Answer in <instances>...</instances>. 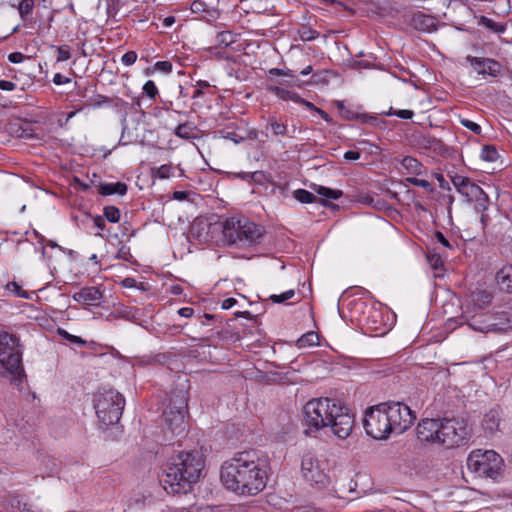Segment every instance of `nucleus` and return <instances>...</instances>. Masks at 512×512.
Masks as SVG:
<instances>
[{
  "label": "nucleus",
  "mask_w": 512,
  "mask_h": 512,
  "mask_svg": "<svg viewBox=\"0 0 512 512\" xmlns=\"http://www.w3.org/2000/svg\"><path fill=\"white\" fill-rule=\"evenodd\" d=\"M492 301V294L487 290L476 289L470 294V302L474 307L482 309L489 305Z\"/></svg>",
  "instance_id": "nucleus-21"
},
{
  "label": "nucleus",
  "mask_w": 512,
  "mask_h": 512,
  "mask_svg": "<svg viewBox=\"0 0 512 512\" xmlns=\"http://www.w3.org/2000/svg\"><path fill=\"white\" fill-rule=\"evenodd\" d=\"M237 303V300L235 298H227L222 301L221 307L224 310H228L232 308Z\"/></svg>",
  "instance_id": "nucleus-62"
},
{
  "label": "nucleus",
  "mask_w": 512,
  "mask_h": 512,
  "mask_svg": "<svg viewBox=\"0 0 512 512\" xmlns=\"http://www.w3.org/2000/svg\"><path fill=\"white\" fill-rule=\"evenodd\" d=\"M341 117L346 119V120H349V121L357 120L358 119V113L352 111L349 108H346V109H343L341 111Z\"/></svg>",
  "instance_id": "nucleus-53"
},
{
  "label": "nucleus",
  "mask_w": 512,
  "mask_h": 512,
  "mask_svg": "<svg viewBox=\"0 0 512 512\" xmlns=\"http://www.w3.org/2000/svg\"><path fill=\"white\" fill-rule=\"evenodd\" d=\"M178 314L184 318H190L194 314V310L191 307H183L178 310Z\"/></svg>",
  "instance_id": "nucleus-59"
},
{
  "label": "nucleus",
  "mask_w": 512,
  "mask_h": 512,
  "mask_svg": "<svg viewBox=\"0 0 512 512\" xmlns=\"http://www.w3.org/2000/svg\"><path fill=\"white\" fill-rule=\"evenodd\" d=\"M269 459L261 451L250 449L237 452L221 466L223 485L239 495H256L268 481Z\"/></svg>",
  "instance_id": "nucleus-1"
},
{
  "label": "nucleus",
  "mask_w": 512,
  "mask_h": 512,
  "mask_svg": "<svg viewBox=\"0 0 512 512\" xmlns=\"http://www.w3.org/2000/svg\"><path fill=\"white\" fill-rule=\"evenodd\" d=\"M357 120H361L363 123H374L377 120V118L373 117V116H369L367 114H359L358 113Z\"/></svg>",
  "instance_id": "nucleus-63"
},
{
  "label": "nucleus",
  "mask_w": 512,
  "mask_h": 512,
  "mask_svg": "<svg viewBox=\"0 0 512 512\" xmlns=\"http://www.w3.org/2000/svg\"><path fill=\"white\" fill-rule=\"evenodd\" d=\"M459 193L465 196L468 201H476L484 210L488 209V195L479 185L471 181V179L460 189Z\"/></svg>",
  "instance_id": "nucleus-17"
},
{
  "label": "nucleus",
  "mask_w": 512,
  "mask_h": 512,
  "mask_svg": "<svg viewBox=\"0 0 512 512\" xmlns=\"http://www.w3.org/2000/svg\"><path fill=\"white\" fill-rule=\"evenodd\" d=\"M501 421V410L498 407L490 409L484 416L482 426L485 431L493 434L498 430Z\"/></svg>",
  "instance_id": "nucleus-19"
},
{
  "label": "nucleus",
  "mask_w": 512,
  "mask_h": 512,
  "mask_svg": "<svg viewBox=\"0 0 512 512\" xmlns=\"http://www.w3.org/2000/svg\"><path fill=\"white\" fill-rule=\"evenodd\" d=\"M294 197L301 203H313L317 201V197L305 189H297L294 191Z\"/></svg>",
  "instance_id": "nucleus-32"
},
{
  "label": "nucleus",
  "mask_w": 512,
  "mask_h": 512,
  "mask_svg": "<svg viewBox=\"0 0 512 512\" xmlns=\"http://www.w3.org/2000/svg\"><path fill=\"white\" fill-rule=\"evenodd\" d=\"M59 334L64 336L67 340H69L72 343L81 344V345L85 344V341L81 337L71 335L63 329H59Z\"/></svg>",
  "instance_id": "nucleus-50"
},
{
  "label": "nucleus",
  "mask_w": 512,
  "mask_h": 512,
  "mask_svg": "<svg viewBox=\"0 0 512 512\" xmlns=\"http://www.w3.org/2000/svg\"><path fill=\"white\" fill-rule=\"evenodd\" d=\"M116 258L126 262H132L133 256L130 252V248L126 245H122L116 254Z\"/></svg>",
  "instance_id": "nucleus-41"
},
{
  "label": "nucleus",
  "mask_w": 512,
  "mask_h": 512,
  "mask_svg": "<svg viewBox=\"0 0 512 512\" xmlns=\"http://www.w3.org/2000/svg\"><path fill=\"white\" fill-rule=\"evenodd\" d=\"M406 180H407V182H409L410 184H412L414 186L421 187V188H424L426 190H432L431 183L429 181L425 180V179L409 177Z\"/></svg>",
  "instance_id": "nucleus-44"
},
{
  "label": "nucleus",
  "mask_w": 512,
  "mask_h": 512,
  "mask_svg": "<svg viewBox=\"0 0 512 512\" xmlns=\"http://www.w3.org/2000/svg\"><path fill=\"white\" fill-rule=\"evenodd\" d=\"M496 283L500 290L512 293V265H504L496 273Z\"/></svg>",
  "instance_id": "nucleus-18"
},
{
  "label": "nucleus",
  "mask_w": 512,
  "mask_h": 512,
  "mask_svg": "<svg viewBox=\"0 0 512 512\" xmlns=\"http://www.w3.org/2000/svg\"><path fill=\"white\" fill-rule=\"evenodd\" d=\"M93 223L101 231H103L106 226L105 219L102 216L94 217Z\"/></svg>",
  "instance_id": "nucleus-61"
},
{
  "label": "nucleus",
  "mask_w": 512,
  "mask_h": 512,
  "mask_svg": "<svg viewBox=\"0 0 512 512\" xmlns=\"http://www.w3.org/2000/svg\"><path fill=\"white\" fill-rule=\"evenodd\" d=\"M265 230L247 218L230 217L223 223L222 234L227 245L247 248L261 243Z\"/></svg>",
  "instance_id": "nucleus-4"
},
{
  "label": "nucleus",
  "mask_w": 512,
  "mask_h": 512,
  "mask_svg": "<svg viewBox=\"0 0 512 512\" xmlns=\"http://www.w3.org/2000/svg\"><path fill=\"white\" fill-rule=\"evenodd\" d=\"M427 260L430 266L435 270L443 265L442 259L437 253H429L427 255Z\"/></svg>",
  "instance_id": "nucleus-45"
},
{
  "label": "nucleus",
  "mask_w": 512,
  "mask_h": 512,
  "mask_svg": "<svg viewBox=\"0 0 512 512\" xmlns=\"http://www.w3.org/2000/svg\"><path fill=\"white\" fill-rule=\"evenodd\" d=\"M16 88V84L8 80H0V90L13 91Z\"/></svg>",
  "instance_id": "nucleus-56"
},
{
  "label": "nucleus",
  "mask_w": 512,
  "mask_h": 512,
  "mask_svg": "<svg viewBox=\"0 0 512 512\" xmlns=\"http://www.w3.org/2000/svg\"><path fill=\"white\" fill-rule=\"evenodd\" d=\"M137 60V53L135 51H128L126 52L122 58L121 61L124 65L130 66L134 64Z\"/></svg>",
  "instance_id": "nucleus-49"
},
{
  "label": "nucleus",
  "mask_w": 512,
  "mask_h": 512,
  "mask_svg": "<svg viewBox=\"0 0 512 512\" xmlns=\"http://www.w3.org/2000/svg\"><path fill=\"white\" fill-rule=\"evenodd\" d=\"M481 24L497 34H502L506 31V24L495 22L494 20L484 16L481 18Z\"/></svg>",
  "instance_id": "nucleus-29"
},
{
  "label": "nucleus",
  "mask_w": 512,
  "mask_h": 512,
  "mask_svg": "<svg viewBox=\"0 0 512 512\" xmlns=\"http://www.w3.org/2000/svg\"><path fill=\"white\" fill-rule=\"evenodd\" d=\"M219 42L225 46L231 45L234 40V35L230 31L221 32L218 35Z\"/></svg>",
  "instance_id": "nucleus-48"
},
{
  "label": "nucleus",
  "mask_w": 512,
  "mask_h": 512,
  "mask_svg": "<svg viewBox=\"0 0 512 512\" xmlns=\"http://www.w3.org/2000/svg\"><path fill=\"white\" fill-rule=\"evenodd\" d=\"M22 352L16 336L7 332L0 334V376L17 375L22 372Z\"/></svg>",
  "instance_id": "nucleus-9"
},
{
  "label": "nucleus",
  "mask_w": 512,
  "mask_h": 512,
  "mask_svg": "<svg viewBox=\"0 0 512 512\" xmlns=\"http://www.w3.org/2000/svg\"><path fill=\"white\" fill-rule=\"evenodd\" d=\"M99 193L103 196L118 194L125 195L127 192V185L123 182L116 183H101L98 189Z\"/></svg>",
  "instance_id": "nucleus-23"
},
{
  "label": "nucleus",
  "mask_w": 512,
  "mask_h": 512,
  "mask_svg": "<svg viewBox=\"0 0 512 512\" xmlns=\"http://www.w3.org/2000/svg\"><path fill=\"white\" fill-rule=\"evenodd\" d=\"M467 61L478 74L492 77H497L500 74L501 65L494 59L467 56Z\"/></svg>",
  "instance_id": "nucleus-14"
},
{
  "label": "nucleus",
  "mask_w": 512,
  "mask_h": 512,
  "mask_svg": "<svg viewBox=\"0 0 512 512\" xmlns=\"http://www.w3.org/2000/svg\"><path fill=\"white\" fill-rule=\"evenodd\" d=\"M409 23L414 29L425 33L435 32L438 27V20L422 11L413 12L410 15Z\"/></svg>",
  "instance_id": "nucleus-15"
},
{
  "label": "nucleus",
  "mask_w": 512,
  "mask_h": 512,
  "mask_svg": "<svg viewBox=\"0 0 512 512\" xmlns=\"http://www.w3.org/2000/svg\"><path fill=\"white\" fill-rule=\"evenodd\" d=\"M364 428L367 435L374 439H387L391 432V423L385 409V404L381 403L369 408L365 413Z\"/></svg>",
  "instance_id": "nucleus-11"
},
{
  "label": "nucleus",
  "mask_w": 512,
  "mask_h": 512,
  "mask_svg": "<svg viewBox=\"0 0 512 512\" xmlns=\"http://www.w3.org/2000/svg\"><path fill=\"white\" fill-rule=\"evenodd\" d=\"M401 166L408 174L422 175L424 172L423 164L411 156H405L401 161Z\"/></svg>",
  "instance_id": "nucleus-24"
},
{
  "label": "nucleus",
  "mask_w": 512,
  "mask_h": 512,
  "mask_svg": "<svg viewBox=\"0 0 512 512\" xmlns=\"http://www.w3.org/2000/svg\"><path fill=\"white\" fill-rule=\"evenodd\" d=\"M104 219L109 222L117 223L120 220V211L115 206H106L103 209Z\"/></svg>",
  "instance_id": "nucleus-33"
},
{
  "label": "nucleus",
  "mask_w": 512,
  "mask_h": 512,
  "mask_svg": "<svg viewBox=\"0 0 512 512\" xmlns=\"http://www.w3.org/2000/svg\"><path fill=\"white\" fill-rule=\"evenodd\" d=\"M316 192L318 195L327 199H339L343 195V192L341 190L331 189L325 186H319L316 189Z\"/></svg>",
  "instance_id": "nucleus-31"
},
{
  "label": "nucleus",
  "mask_w": 512,
  "mask_h": 512,
  "mask_svg": "<svg viewBox=\"0 0 512 512\" xmlns=\"http://www.w3.org/2000/svg\"><path fill=\"white\" fill-rule=\"evenodd\" d=\"M263 176V172L262 171H255V172H239L236 174V177L242 179V180H245V181H256V182H259L260 181V177Z\"/></svg>",
  "instance_id": "nucleus-38"
},
{
  "label": "nucleus",
  "mask_w": 512,
  "mask_h": 512,
  "mask_svg": "<svg viewBox=\"0 0 512 512\" xmlns=\"http://www.w3.org/2000/svg\"><path fill=\"white\" fill-rule=\"evenodd\" d=\"M329 465L327 459L318 457L308 452L303 455L301 461V473L303 478L318 489H324L330 484L328 475Z\"/></svg>",
  "instance_id": "nucleus-10"
},
{
  "label": "nucleus",
  "mask_w": 512,
  "mask_h": 512,
  "mask_svg": "<svg viewBox=\"0 0 512 512\" xmlns=\"http://www.w3.org/2000/svg\"><path fill=\"white\" fill-rule=\"evenodd\" d=\"M269 91L274 93L278 98L282 100H291L294 102H298L300 99V96L297 93L291 92L289 90L280 88L278 86H271L269 87Z\"/></svg>",
  "instance_id": "nucleus-25"
},
{
  "label": "nucleus",
  "mask_w": 512,
  "mask_h": 512,
  "mask_svg": "<svg viewBox=\"0 0 512 512\" xmlns=\"http://www.w3.org/2000/svg\"><path fill=\"white\" fill-rule=\"evenodd\" d=\"M384 114L388 116H397L401 119H412L414 116V112L412 110H394L392 107H390L387 112H384Z\"/></svg>",
  "instance_id": "nucleus-37"
},
{
  "label": "nucleus",
  "mask_w": 512,
  "mask_h": 512,
  "mask_svg": "<svg viewBox=\"0 0 512 512\" xmlns=\"http://www.w3.org/2000/svg\"><path fill=\"white\" fill-rule=\"evenodd\" d=\"M125 399L119 392L108 389L98 391L94 397V408L104 426L117 424L122 416Z\"/></svg>",
  "instance_id": "nucleus-5"
},
{
  "label": "nucleus",
  "mask_w": 512,
  "mask_h": 512,
  "mask_svg": "<svg viewBox=\"0 0 512 512\" xmlns=\"http://www.w3.org/2000/svg\"><path fill=\"white\" fill-rule=\"evenodd\" d=\"M318 341H319V336L316 332H308V333H305L303 334L298 340H297V345L298 347L300 348H303V347H311V346H314V345H317L318 344Z\"/></svg>",
  "instance_id": "nucleus-26"
},
{
  "label": "nucleus",
  "mask_w": 512,
  "mask_h": 512,
  "mask_svg": "<svg viewBox=\"0 0 512 512\" xmlns=\"http://www.w3.org/2000/svg\"><path fill=\"white\" fill-rule=\"evenodd\" d=\"M435 237L438 240L439 243H441L446 248H451V244L449 241L445 238L442 232L437 231L435 233Z\"/></svg>",
  "instance_id": "nucleus-60"
},
{
  "label": "nucleus",
  "mask_w": 512,
  "mask_h": 512,
  "mask_svg": "<svg viewBox=\"0 0 512 512\" xmlns=\"http://www.w3.org/2000/svg\"><path fill=\"white\" fill-rule=\"evenodd\" d=\"M440 418H425L422 419L416 427L417 441L423 445H437L440 446Z\"/></svg>",
  "instance_id": "nucleus-13"
},
{
  "label": "nucleus",
  "mask_w": 512,
  "mask_h": 512,
  "mask_svg": "<svg viewBox=\"0 0 512 512\" xmlns=\"http://www.w3.org/2000/svg\"><path fill=\"white\" fill-rule=\"evenodd\" d=\"M469 181L468 177L455 174L454 176H451V182L459 192L460 189Z\"/></svg>",
  "instance_id": "nucleus-47"
},
{
  "label": "nucleus",
  "mask_w": 512,
  "mask_h": 512,
  "mask_svg": "<svg viewBox=\"0 0 512 512\" xmlns=\"http://www.w3.org/2000/svg\"><path fill=\"white\" fill-rule=\"evenodd\" d=\"M503 459L493 450H473L467 458V468L478 477L497 479L501 475Z\"/></svg>",
  "instance_id": "nucleus-8"
},
{
  "label": "nucleus",
  "mask_w": 512,
  "mask_h": 512,
  "mask_svg": "<svg viewBox=\"0 0 512 512\" xmlns=\"http://www.w3.org/2000/svg\"><path fill=\"white\" fill-rule=\"evenodd\" d=\"M188 393L184 389L171 392L169 404L163 412V424L171 436L182 434L186 429L185 415L187 413Z\"/></svg>",
  "instance_id": "nucleus-6"
},
{
  "label": "nucleus",
  "mask_w": 512,
  "mask_h": 512,
  "mask_svg": "<svg viewBox=\"0 0 512 512\" xmlns=\"http://www.w3.org/2000/svg\"><path fill=\"white\" fill-rule=\"evenodd\" d=\"M6 289L9 292L14 293L18 297H21V298H24V299H29L30 298L29 293L27 291L23 290L21 288V286L18 283L14 282V281L13 282H9L6 285Z\"/></svg>",
  "instance_id": "nucleus-35"
},
{
  "label": "nucleus",
  "mask_w": 512,
  "mask_h": 512,
  "mask_svg": "<svg viewBox=\"0 0 512 512\" xmlns=\"http://www.w3.org/2000/svg\"><path fill=\"white\" fill-rule=\"evenodd\" d=\"M70 57L71 53L68 45H61L57 48V61H67Z\"/></svg>",
  "instance_id": "nucleus-42"
},
{
  "label": "nucleus",
  "mask_w": 512,
  "mask_h": 512,
  "mask_svg": "<svg viewBox=\"0 0 512 512\" xmlns=\"http://www.w3.org/2000/svg\"><path fill=\"white\" fill-rule=\"evenodd\" d=\"M388 420L391 423V432L401 434L409 429L416 419L414 412L400 402L384 403Z\"/></svg>",
  "instance_id": "nucleus-12"
},
{
  "label": "nucleus",
  "mask_w": 512,
  "mask_h": 512,
  "mask_svg": "<svg viewBox=\"0 0 512 512\" xmlns=\"http://www.w3.org/2000/svg\"><path fill=\"white\" fill-rule=\"evenodd\" d=\"M143 93L148 96L150 99H155L158 95V88L152 80H148L143 85Z\"/></svg>",
  "instance_id": "nucleus-39"
},
{
  "label": "nucleus",
  "mask_w": 512,
  "mask_h": 512,
  "mask_svg": "<svg viewBox=\"0 0 512 512\" xmlns=\"http://www.w3.org/2000/svg\"><path fill=\"white\" fill-rule=\"evenodd\" d=\"M174 167L170 164H163L157 168L155 175L160 179H168L174 176Z\"/></svg>",
  "instance_id": "nucleus-34"
},
{
  "label": "nucleus",
  "mask_w": 512,
  "mask_h": 512,
  "mask_svg": "<svg viewBox=\"0 0 512 512\" xmlns=\"http://www.w3.org/2000/svg\"><path fill=\"white\" fill-rule=\"evenodd\" d=\"M203 468L202 455L181 451L169 458L160 482L168 494H185L199 481Z\"/></svg>",
  "instance_id": "nucleus-3"
},
{
  "label": "nucleus",
  "mask_w": 512,
  "mask_h": 512,
  "mask_svg": "<svg viewBox=\"0 0 512 512\" xmlns=\"http://www.w3.org/2000/svg\"><path fill=\"white\" fill-rule=\"evenodd\" d=\"M34 6V0H21L17 6L20 18L22 20H27V18L32 14Z\"/></svg>",
  "instance_id": "nucleus-27"
},
{
  "label": "nucleus",
  "mask_w": 512,
  "mask_h": 512,
  "mask_svg": "<svg viewBox=\"0 0 512 512\" xmlns=\"http://www.w3.org/2000/svg\"><path fill=\"white\" fill-rule=\"evenodd\" d=\"M70 82V78L63 76L61 73H56L53 77V83L62 85Z\"/></svg>",
  "instance_id": "nucleus-57"
},
{
  "label": "nucleus",
  "mask_w": 512,
  "mask_h": 512,
  "mask_svg": "<svg viewBox=\"0 0 512 512\" xmlns=\"http://www.w3.org/2000/svg\"><path fill=\"white\" fill-rule=\"evenodd\" d=\"M440 446L453 449L466 445L471 436L472 428L468 421L459 417L440 418Z\"/></svg>",
  "instance_id": "nucleus-7"
},
{
  "label": "nucleus",
  "mask_w": 512,
  "mask_h": 512,
  "mask_svg": "<svg viewBox=\"0 0 512 512\" xmlns=\"http://www.w3.org/2000/svg\"><path fill=\"white\" fill-rule=\"evenodd\" d=\"M24 58L25 56L21 52H13L8 55V60L14 64L21 63Z\"/></svg>",
  "instance_id": "nucleus-55"
},
{
  "label": "nucleus",
  "mask_w": 512,
  "mask_h": 512,
  "mask_svg": "<svg viewBox=\"0 0 512 512\" xmlns=\"http://www.w3.org/2000/svg\"><path fill=\"white\" fill-rule=\"evenodd\" d=\"M477 210L480 211V213H481V215H480V223H481V229L484 231L486 226L488 225V223L490 221V217L486 213L487 210H484L478 204H477Z\"/></svg>",
  "instance_id": "nucleus-51"
},
{
  "label": "nucleus",
  "mask_w": 512,
  "mask_h": 512,
  "mask_svg": "<svg viewBox=\"0 0 512 512\" xmlns=\"http://www.w3.org/2000/svg\"><path fill=\"white\" fill-rule=\"evenodd\" d=\"M422 143L425 147L433 149V150H438V149L442 148V146H443V143L441 140L437 139L436 137L430 136V135L423 136Z\"/></svg>",
  "instance_id": "nucleus-36"
},
{
  "label": "nucleus",
  "mask_w": 512,
  "mask_h": 512,
  "mask_svg": "<svg viewBox=\"0 0 512 512\" xmlns=\"http://www.w3.org/2000/svg\"><path fill=\"white\" fill-rule=\"evenodd\" d=\"M12 506L17 507L21 512H42L41 510H33L31 505H28L27 503L21 504L20 500H17V505L13 502Z\"/></svg>",
  "instance_id": "nucleus-54"
},
{
  "label": "nucleus",
  "mask_w": 512,
  "mask_h": 512,
  "mask_svg": "<svg viewBox=\"0 0 512 512\" xmlns=\"http://www.w3.org/2000/svg\"><path fill=\"white\" fill-rule=\"evenodd\" d=\"M499 157L494 145H484L481 149L480 158L487 162H495Z\"/></svg>",
  "instance_id": "nucleus-28"
},
{
  "label": "nucleus",
  "mask_w": 512,
  "mask_h": 512,
  "mask_svg": "<svg viewBox=\"0 0 512 512\" xmlns=\"http://www.w3.org/2000/svg\"><path fill=\"white\" fill-rule=\"evenodd\" d=\"M103 292L98 287H83L73 294V300L83 306H100Z\"/></svg>",
  "instance_id": "nucleus-16"
},
{
  "label": "nucleus",
  "mask_w": 512,
  "mask_h": 512,
  "mask_svg": "<svg viewBox=\"0 0 512 512\" xmlns=\"http://www.w3.org/2000/svg\"><path fill=\"white\" fill-rule=\"evenodd\" d=\"M319 36V33L315 30L309 28H303L300 31V38L303 41H312L315 40Z\"/></svg>",
  "instance_id": "nucleus-46"
},
{
  "label": "nucleus",
  "mask_w": 512,
  "mask_h": 512,
  "mask_svg": "<svg viewBox=\"0 0 512 512\" xmlns=\"http://www.w3.org/2000/svg\"><path fill=\"white\" fill-rule=\"evenodd\" d=\"M360 156V152L355 150H348L344 153V158L349 161L358 160Z\"/></svg>",
  "instance_id": "nucleus-58"
},
{
  "label": "nucleus",
  "mask_w": 512,
  "mask_h": 512,
  "mask_svg": "<svg viewBox=\"0 0 512 512\" xmlns=\"http://www.w3.org/2000/svg\"><path fill=\"white\" fill-rule=\"evenodd\" d=\"M316 112L320 115V117H321L324 121H326V122H332V118H331V117H330V115H329L327 112H325L324 110H322V109L318 108V109H316Z\"/></svg>",
  "instance_id": "nucleus-64"
},
{
  "label": "nucleus",
  "mask_w": 512,
  "mask_h": 512,
  "mask_svg": "<svg viewBox=\"0 0 512 512\" xmlns=\"http://www.w3.org/2000/svg\"><path fill=\"white\" fill-rule=\"evenodd\" d=\"M155 67L164 73H170L172 71V64L169 61H158Z\"/></svg>",
  "instance_id": "nucleus-52"
},
{
  "label": "nucleus",
  "mask_w": 512,
  "mask_h": 512,
  "mask_svg": "<svg viewBox=\"0 0 512 512\" xmlns=\"http://www.w3.org/2000/svg\"><path fill=\"white\" fill-rule=\"evenodd\" d=\"M294 295H295V291L293 289H290V290H287L279 295H276V294L271 295L270 299L274 303H283V302L291 299Z\"/></svg>",
  "instance_id": "nucleus-40"
},
{
  "label": "nucleus",
  "mask_w": 512,
  "mask_h": 512,
  "mask_svg": "<svg viewBox=\"0 0 512 512\" xmlns=\"http://www.w3.org/2000/svg\"><path fill=\"white\" fill-rule=\"evenodd\" d=\"M111 102H112L111 98L101 95V94H96L87 100L86 106L93 107V108H99L103 105H108Z\"/></svg>",
  "instance_id": "nucleus-30"
},
{
  "label": "nucleus",
  "mask_w": 512,
  "mask_h": 512,
  "mask_svg": "<svg viewBox=\"0 0 512 512\" xmlns=\"http://www.w3.org/2000/svg\"><path fill=\"white\" fill-rule=\"evenodd\" d=\"M303 414L304 433L307 436L329 428L336 437L346 439L354 427L353 414L335 399H312L305 404Z\"/></svg>",
  "instance_id": "nucleus-2"
},
{
  "label": "nucleus",
  "mask_w": 512,
  "mask_h": 512,
  "mask_svg": "<svg viewBox=\"0 0 512 512\" xmlns=\"http://www.w3.org/2000/svg\"><path fill=\"white\" fill-rule=\"evenodd\" d=\"M460 123L462 124L463 127L469 129L470 131H472L475 134H480L482 131L481 126L472 120L461 119Z\"/></svg>",
  "instance_id": "nucleus-43"
},
{
  "label": "nucleus",
  "mask_w": 512,
  "mask_h": 512,
  "mask_svg": "<svg viewBox=\"0 0 512 512\" xmlns=\"http://www.w3.org/2000/svg\"><path fill=\"white\" fill-rule=\"evenodd\" d=\"M266 129H270L276 137H292L289 133L286 122L276 116H269L266 123Z\"/></svg>",
  "instance_id": "nucleus-20"
},
{
  "label": "nucleus",
  "mask_w": 512,
  "mask_h": 512,
  "mask_svg": "<svg viewBox=\"0 0 512 512\" xmlns=\"http://www.w3.org/2000/svg\"><path fill=\"white\" fill-rule=\"evenodd\" d=\"M199 130L191 122L179 124L175 128V135L181 139L192 140L198 138Z\"/></svg>",
  "instance_id": "nucleus-22"
}]
</instances>
